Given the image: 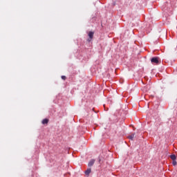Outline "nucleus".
<instances>
[{
    "instance_id": "obj_5",
    "label": "nucleus",
    "mask_w": 177,
    "mask_h": 177,
    "mask_svg": "<svg viewBox=\"0 0 177 177\" xmlns=\"http://www.w3.org/2000/svg\"><path fill=\"white\" fill-rule=\"evenodd\" d=\"M49 122V119L48 118H45L41 121V124H43V125H46L48 124Z\"/></svg>"
},
{
    "instance_id": "obj_1",
    "label": "nucleus",
    "mask_w": 177,
    "mask_h": 177,
    "mask_svg": "<svg viewBox=\"0 0 177 177\" xmlns=\"http://www.w3.org/2000/svg\"><path fill=\"white\" fill-rule=\"evenodd\" d=\"M151 62L152 64H160V63H161V59L158 57H153L151 59Z\"/></svg>"
},
{
    "instance_id": "obj_10",
    "label": "nucleus",
    "mask_w": 177,
    "mask_h": 177,
    "mask_svg": "<svg viewBox=\"0 0 177 177\" xmlns=\"http://www.w3.org/2000/svg\"><path fill=\"white\" fill-rule=\"evenodd\" d=\"M62 80H64V81H66V80H67V77H66L65 75H62L61 76Z\"/></svg>"
},
{
    "instance_id": "obj_8",
    "label": "nucleus",
    "mask_w": 177,
    "mask_h": 177,
    "mask_svg": "<svg viewBox=\"0 0 177 177\" xmlns=\"http://www.w3.org/2000/svg\"><path fill=\"white\" fill-rule=\"evenodd\" d=\"M96 20H97V17H93L91 19V23H95Z\"/></svg>"
},
{
    "instance_id": "obj_9",
    "label": "nucleus",
    "mask_w": 177,
    "mask_h": 177,
    "mask_svg": "<svg viewBox=\"0 0 177 177\" xmlns=\"http://www.w3.org/2000/svg\"><path fill=\"white\" fill-rule=\"evenodd\" d=\"M172 165H174V167H175V166H176V165H177L176 160H173V162H172Z\"/></svg>"
},
{
    "instance_id": "obj_4",
    "label": "nucleus",
    "mask_w": 177,
    "mask_h": 177,
    "mask_svg": "<svg viewBox=\"0 0 177 177\" xmlns=\"http://www.w3.org/2000/svg\"><path fill=\"white\" fill-rule=\"evenodd\" d=\"M92 172V169L88 168L85 171L84 174L86 176H89V174Z\"/></svg>"
},
{
    "instance_id": "obj_3",
    "label": "nucleus",
    "mask_w": 177,
    "mask_h": 177,
    "mask_svg": "<svg viewBox=\"0 0 177 177\" xmlns=\"http://www.w3.org/2000/svg\"><path fill=\"white\" fill-rule=\"evenodd\" d=\"M95 161H96L95 159H91L88 163V167H93V165L95 164Z\"/></svg>"
},
{
    "instance_id": "obj_7",
    "label": "nucleus",
    "mask_w": 177,
    "mask_h": 177,
    "mask_svg": "<svg viewBox=\"0 0 177 177\" xmlns=\"http://www.w3.org/2000/svg\"><path fill=\"white\" fill-rule=\"evenodd\" d=\"M170 158H171V160H172V161L176 160V155H175V154L170 155Z\"/></svg>"
},
{
    "instance_id": "obj_2",
    "label": "nucleus",
    "mask_w": 177,
    "mask_h": 177,
    "mask_svg": "<svg viewBox=\"0 0 177 177\" xmlns=\"http://www.w3.org/2000/svg\"><path fill=\"white\" fill-rule=\"evenodd\" d=\"M88 38L87 39V42H91L93 39V35H95V32L89 31L87 32Z\"/></svg>"
},
{
    "instance_id": "obj_6",
    "label": "nucleus",
    "mask_w": 177,
    "mask_h": 177,
    "mask_svg": "<svg viewBox=\"0 0 177 177\" xmlns=\"http://www.w3.org/2000/svg\"><path fill=\"white\" fill-rule=\"evenodd\" d=\"M128 139H130V140H133V138H135V133H132L131 134L128 136Z\"/></svg>"
}]
</instances>
